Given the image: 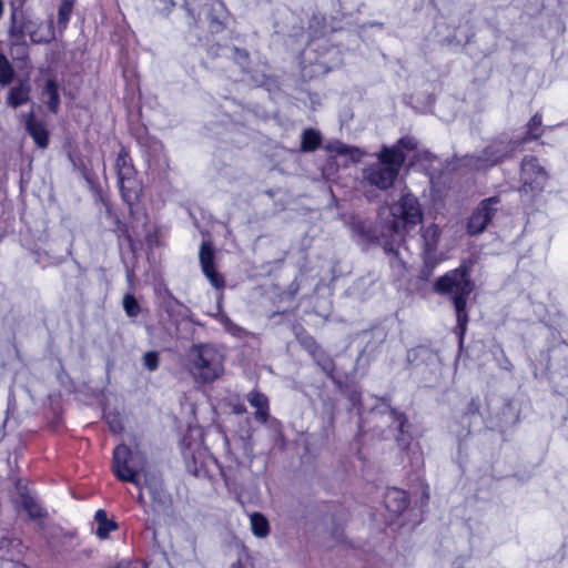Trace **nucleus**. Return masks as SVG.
I'll use <instances>...</instances> for the list:
<instances>
[{
    "label": "nucleus",
    "instance_id": "10",
    "mask_svg": "<svg viewBox=\"0 0 568 568\" xmlns=\"http://www.w3.org/2000/svg\"><path fill=\"white\" fill-rule=\"evenodd\" d=\"M500 209V199L491 196L484 199L474 209L467 219L466 232L470 236H476L485 232Z\"/></svg>",
    "mask_w": 568,
    "mask_h": 568
},
{
    "label": "nucleus",
    "instance_id": "53",
    "mask_svg": "<svg viewBox=\"0 0 568 568\" xmlns=\"http://www.w3.org/2000/svg\"><path fill=\"white\" fill-rule=\"evenodd\" d=\"M318 63H320L323 68H325V69H326V71H328V70L331 69V68H328V67L326 65V60H325L324 58H322V59L318 61Z\"/></svg>",
    "mask_w": 568,
    "mask_h": 568
},
{
    "label": "nucleus",
    "instance_id": "23",
    "mask_svg": "<svg viewBox=\"0 0 568 568\" xmlns=\"http://www.w3.org/2000/svg\"><path fill=\"white\" fill-rule=\"evenodd\" d=\"M30 88L24 83H20L10 89L7 103L11 108L16 109L29 101Z\"/></svg>",
    "mask_w": 568,
    "mask_h": 568
},
{
    "label": "nucleus",
    "instance_id": "37",
    "mask_svg": "<svg viewBox=\"0 0 568 568\" xmlns=\"http://www.w3.org/2000/svg\"><path fill=\"white\" fill-rule=\"evenodd\" d=\"M159 363H160V359H159V354L156 352L151 351V352H146L143 355V365L148 371H150V372L156 371L159 367Z\"/></svg>",
    "mask_w": 568,
    "mask_h": 568
},
{
    "label": "nucleus",
    "instance_id": "42",
    "mask_svg": "<svg viewBox=\"0 0 568 568\" xmlns=\"http://www.w3.org/2000/svg\"><path fill=\"white\" fill-rule=\"evenodd\" d=\"M132 165L131 158L126 150L121 149L115 160V171Z\"/></svg>",
    "mask_w": 568,
    "mask_h": 568
},
{
    "label": "nucleus",
    "instance_id": "19",
    "mask_svg": "<svg viewBox=\"0 0 568 568\" xmlns=\"http://www.w3.org/2000/svg\"><path fill=\"white\" fill-rule=\"evenodd\" d=\"M422 255H428V258L432 256H440L437 250L439 239H440V230L436 224H430L427 227H422Z\"/></svg>",
    "mask_w": 568,
    "mask_h": 568
},
{
    "label": "nucleus",
    "instance_id": "47",
    "mask_svg": "<svg viewBox=\"0 0 568 568\" xmlns=\"http://www.w3.org/2000/svg\"><path fill=\"white\" fill-rule=\"evenodd\" d=\"M186 11H187V16H189V19H190V22H189V23H190V24H194V26H196L197 20H196V18H195V14H194L193 10H192V9H190V8H186Z\"/></svg>",
    "mask_w": 568,
    "mask_h": 568
},
{
    "label": "nucleus",
    "instance_id": "49",
    "mask_svg": "<svg viewBox=\"0 0 568 568\" xmlns=\"http://www.w3.org/2000/svg\"><path fill=\"white\" fill-rule=\"evenodd\" d=\"M153 2H160L164 4L165 8L173 7L174 2L172 0H152Z\"/></svg>",
    "mask_w": 568,
    "mask_h": 568
},
{
    "label": "nucleus",
    "instance_id": "15",
    "mask_svg": "<svg viewBox=\"0 0 568 568\" xmlns=\"http://www.w3.org/2000/svg\"><path fill=\"white\" fill-rule=\"evenodd\" d=\"M352 237L361 246L377 242L378 232L368 220H355L351 224Z\"/></svg>",
    "mask_w": 568,
    "mask_h": 568
},
{
    "label": "nucleus",
    "instance_id": "13",
    "mask_svg": "<svg viewBox=\"0 0 568 568\" xmlns=\"http://www.w3.org/2000/svg\"><path fill=\"white\" fill-rule=\"evenodd\" d=\"M199 261L201 270L211 285L217 290L225 286L224 277L215 268V250L211 241H203L200 245Z\"/></svg>",
    "mask_w": 568,
    "mask_h": 568
},
{
    "label": "nucleus",
    "instance_id": "45",
    "mask_svg": "<svg viewBox=\"0 0 568 568\" xmlns=\"http://www.w3.org/2000/svg\"><path fill=\"white\" fill-rule=\"evenodd\" d=\"M110 428L114 433H118V432L122 430V425H121L120 420L116 419V417H114L112 419V422H110Z\"/></svg>",
    "mask_w": 568,
    "mask_h": 568
},
{
    "label": "nucleus",
    "instance_id": "2",
    "mask_svg": "<svg viewBox=\"0 0 568 568\" xmlns=\"http://www.w3.org/2000/svg\"><path fill=\"white\" fill-rule=\"evenodd\" d=\"M369 419L377 425L387 424L386 429H379L378 434L384 438L394 437L400 449H406L412 442L410 424L405 413L392 407L390 397L384 396L379 398L369 410Z\"/></svg>",
    "mask_w": 568,
    "mask_h": 568
},
{
    "label": "nucleus",
    "instance_id": "21",
    "mask_svg": "<svg viewBox=\"0 0 568 568\" xmlns=\"http://www.w3.org/2000/svg\"><path fill=\"white\" fill-rule=\"evenodd\" d=\"M246 399L252 407L256 408L254 413L255 419L261 423H266L270 409L267 396L260 390L253 389L247 394Z\"/></svg>",
    "mask_w": 568,
    "mask_h": 568
},
{
    "label": "nucleus",
    "instance_id": "52",
    "mask_svg": "<svg viewBox=\"0 0 568 568\" xmlns=\"http://www.w3.org/2000/svg\"><path fill=\"white\" fill-rule=\"evenodd\" d=\"M75 0H62L61 4L73 7Z\"/></svg>",
    "mask_w": 568,
    "mask_h": 568
},
{
    "label": "nucleus",
    "instance_id": "32",
    "mask_svg": "<svg viewBox=\"0 0 568 568\" xmlns=\"http://www.w3.org/2000/svg\"><path fill=\"white\" fill-rule=\"evenodd\" d=\"M227 51H230V57L234 60L236 64L240 65V68L243 71H247L250 67V53L245 49H240L237 47L232 48H225Z\"/></svg>",
    "mask_w": 568,
    "mask_h": 568
},
{
    "label": "nucleus",
    "instance_id": "29",
    "mask_svg": "<svg viewBox=\"0 0 568 568\" xmlns=\"http://www.w3.org/2000/svg\"><path fill=\"white\" fill-rule=\"evenodd\" d=\"M22 507L32 519L42 518L47 515L42 506L31 496L22 495Z\"/></svg>",
    "mask_w": 568,
    "mask_h": 568
},
{
    "label": "nucleus",
    "instance_id": "50",
    "mask_svg": "<svg viewBox=\"0 0 568 568\" xmlns=\"http://www.w3.org/2000/svg\"><path fill=\"white\" fill-rule=\"evenodd\" d=\"M349 399L353 403H356L357 400H359V394L357 392H352L351 395H349Z\"/></svg>",
    "mask_w": 568,
    "mask_h": 568
},
{
    "label": "nucleus",
    "instance_id": "28",
    "mask_svg": "<svg viewBox=\"0 0 568 568\" xmlns=\"http://www.w3.org/2000/svg\"><path fill=\"white\" fill-rule=\"evenodd\" d=\"M383 247L385 253L389 256V263L392 267L398 268L399 271L405 268L404 261L402 260L399 253L400 243L395 244L394 241H386Z\"/></svg>",
    "mask_w": 568,
    "mask_h": 568
},
{
    "label": "nucleus",
    "instance_id": "24",
    "mask_svg": "<svg viewBox=\"0 0 568 568\" xmlns=\"http://www.w3.org/2000/svg\"><path fill=\"white\" fill-rule=\"evenodd\" d=\"M321 144L322 135L317 130L308 128L302 132L301 151L314 152Z\"/></svg>",
    "mask_w": 568,
    "mask_h": 568
},
{
    "label": "nucleus",
    "instance_id": "39",
    "mask_svg": "<svg viewBox=\"0 0 568 568\" xmlns=\"http://www.w3.org/2000/svg\"><path fill=\"white\" fill-rule=\"evenodd\" d=\"M392 148H397L402 152L403 150L413 151L417 148V141L413 136H403Z\"/></svg>",
    "mask_w": 568,
    "mask_h": 568
},
{
    "label": "nucleus",
    "instance_id": "8",
    "mask_svg": "<svg viewBox=\"0 0 568 568\" xmlns=\"http://www.w3.org/2000/svg\"><path fill=\"white\" fill-rule=\"evenodd\" d=\"M23 2L16 6L11 2L10 22L29 36L30 41L34 44H47L55 38L53 19L50 18L43 22L40 19L33 18L28 11L22 9Z\"/></svg>",
    "mask_w": 568,
    "mask_h": 568
},
{
    "label": "nucleus",
    "instance_id": "36",
    "mask_svg": "<svg viewBox=\"0 0 568 568\" xmlns=\"http://www.w3.org/2000/svg\"><path fill=\"white\" fill-rule=\"evenodd\" d=\"M423 260L424 266L420 271V277L426 280L432 275L434 268L440 262V256H432V258H428V255H423Z\"/></svg>",
    "mask_w": 568,
    "mask_h": 568
},
{
    "label": "nucleus",
    "instance_id": "7",
    "mask_svg": "<svg viewBox=\"0 0 568 568\" xmlns=\"http://www.w3.org/2000/svg\"><path fill=\"white\" fill-rule=\"evenodd\" d=\"M145 464V456L141 452H132L126 445H119L113 450L112 469L115 477L136 488H141L140 474L146 473Z\"/></svg>",
    "mask_w": 568,
    "mask_h": 568
},
{
    "label": "nucleus",
    "instance_id": "51",
    "mask_svg": "<svg viewBox=\"0 0 568 568\" xmlns=\"http://www.w3.org/2000/svg\"><path fill=\"white\" fill-rule=\"evenodd\" d=\"M230 568H243V565L241 562V560H236L235 562H233Z\"/></svg>",
    "mask_w": 568,
    "mask_h": 568
},
{
    "label": "nucleus",
    "instance_id": "31",
    "mask_svg": "<svg viewBox=\"0 0 568 568\" xmlns=\"http://www.w3.org/2000/svg\"><path fill=\"white\" fill-rule=\"evenodd\" d=\"M14 69L7 55L0 51V84L9 85L14 79Z\"/></svg>",
    "mask_w": 568,
    "mask_h": 568
},
{
    "label": "nucleus",
    "instance_id": "18",
    "mask_svg": "<svg viewBox=\"0 0 568 568\" xmlns=\"http://www.w3.org/2000/svg\"><path fill=\"white\" fill-rule=\"evenodd\" d=\"M384 504L393 516H398L408 507L409 499L406 491L393 487L384 494Z\"/></svg>",
    "mask_w": 568,
    "mask_h": 568
},
{
    "label": "nucleus",
    "instance_id": "3",
    "mask_svg": "<svg viewBox=\"0 0 568 568\" xmlns=\"http://www.w3.org/2000/svg\"><path fill=\"white\" fill-rule=\"evenodd\" d=\"M405 160L404 152L397 148L384 145L378 153V161L363 170V181L371 186L386 191L394 185Z\"/></svg>",
    "mask_w": 568,
    "mask_h": 568
},
{
    "label": "nucleus",
    "instance_id": "26",
    "mask_svg": "<svg viewBox=\"0 0 568 568\" xmlns=\"http://www.w3.org/2000/svg\"><path fill=\"white\" fill-rule=\"evenodd\" d=\"M251 529L254 536L265 538L270 534V524L267 518L261 513H253L250 516Z\"/></svg>",
    "mask_w": 568,
    "mask_h": 568
},
{
    "label": "nucleus",
    "instance_id": "48",
    "mask_svg": "<svg viewBox=\"0 0 568 568\" xmlns=\"http://www.w3.org/2000/svg\"><path fill=\"white\" fill-rule=\"evenodd\" d=\"M331 53H333L335 55V62H334V65H337L339 62H341V59H339V52L337 49L335 48H332Z\"/></svg>",
    "mask_w": 568,
    "mask_h": 568
},
{
    "label": "nucleus",
    "instance_id": "12",
    "mask_svg": "<svg viewBox=\"0 0 568 568\" xmlns=\"http://www.w3.org/2000/svg\"><path fill=\"white\" fill-rule=\"evenodd\" d=\"M520 180L525 190L540 191L547 180L545 169L535 156H525L521 161Z\"/></svg>",
    "mask_w": 568,
    "mask_h": 568
},
{
    "label": "nucleus",
    "instance_id": "5",
    "mask_svg": "<svg viewBox=\"0 0 568 568\" xmlns=\"http://www.w3.org/2000/svg\"><path fill=\"white\" fill-rule=\"evenodd\" d=\"M187 367L196 382L211 383L223 373V356L211 345H193L187 353Z\"/></svg>",
    "mask_w": 568,
    "mask_h": 568
},
{
    "label": "nucleus",
    "instance_id": "4",
    "mask_svg": "<svg viewBox=\"0 0 568 568\" xmlns=\"http://www.w3.org/2000/svg\"><path fill=\"white\" fill-rule=\"evenodd\" d=\"M387 213L384 227L398 236L419 224L423 220L422 207L418 199L412 193H403L400 199L389 207L384 209L382 216Z\"/></svg>",
    "mask_w": 568,
    "mask_h": 568
},
{
    "label": "nucleus",
    "instance_id": "40",
    "mask_svg": "<svg viewBox=\"0 0 568 568\" xmlns=\"http://www.w3.org/2000/svg\"><path fill=\"white\" fill-rule=\"evenodd\" d=\"M334 151L341 155H349L352 159L355 156L359 158L362 155V152L359 149L354 146H348L343 143H338L336 148H334Z\"/></svg>",
    "mask_w": 568,
    "mask_h": 568
},
{
    "label": "nucleus",
    "instance_id": "6",
    "mask_svg": "<svg viewBox=\"0 0 568 568\" xmlns=\"http://www.w3.org/2000/svg\"><path fill=\"white\" fill-rule=\"evenodd\" d=\"M144 487L151 498L150 516L145 519V527L155 531L156 526L172 517V497L164 488L161 476L156 473L144 474Z\"/></svg>",
    "mask_w": 568,
    "mask_h": 568
},
{
    "label": "nucleus",
    "instance_id": "38",
    "mask_svg": "<svg viewBox=\"0 0 568 568\" xmlns=\"http://www.w3.org/2000/svg\"><path fill=\"white\" fill-rule=\"evenodd\" d=\"M298 342L302 347L307 351L311 355H315V353L320 349L316 341L311 335H303L298 337Z\"/></svg>",
    "mask_w": 568,
    "mask_h": 568
},
{
    "label": "nucleus",
    "instance_id": "46",
    "mask_svg": "<svg viewBox=\"0 0 568 568\" xmlns=\"http://www.w3.org/2000/svg\"><path fill=\"white\" fill-rule=\"evenodd\" d=\"M479 410V404L477 403L476 399H471L469 405H468V413H477Z\"/></svg>",
    "mask_w": 568,
    "mask_h": 568
},
{
    "label": "nucleus",
    "instance_id": "14",
    "mask_svg": "<svg viewBox=\"0 0 568 568\" xmlns=\"http://www.w3.org/2000/svg\"><path fill=\"white\" fill-rule=\"evenodd\" d=\"M118 183L122 199L131 206L138 200L141 192V186L135 179L136 172L132 165L116 171Z\"/></svg>",
    "mask_w": 568,
    "mask_h": 568
},
{
    "label": "nucleus",
    "instance_id": "27",
    "mask_svg": "<svg viewBox=\"0 0 568 568\" xmlns=\"http://www.w3.org/2000/svg\"><path fill=\"white\" fill-rule=\"evenodd\" d=\"M315 363L318 365V367L322 369L323 373L326 374L328 378L334 381V371H335V363L333 358L326 354L325 352L318 349L315 355H312Z\"/></svg>",
    "mask_w": 568,
    "mask_h": 568
},
{
    "label": "nucleus",
    "instance_id": "17",
    "mask_svg": "<svg viewBox=\"0 0 568 568\" xmlns=\"http://www.w3.org/2000/svg\"><path fill=\"white\" fill-rule=\"evenodd\" d=\"M24 126L29 135L33 139L34 143L40 149H45L49 145V132L43 122L36 119L33 112L23 114Z\"/></svg>",
    "mask_w": 568,
    "mask_h": 568
},
{
    "label": "nucleus",
    "instance_id": "35",
    "mask_svg": "<svg viewBox=\"0 0 568 568\" xmlns=\"http://www.w3.org/2000/svg\"><path fill=\"white\" fill-rule=\"evenodd\" d=\"M9 52L14 61L27 64L29 61V44L9 47Z\"/></svg>",
    "mask_w": 568,
    "mask_h": 568
},
{
    "label": "nucleus",
    "instance_id": "30",
    "mask_svg": "<svg viewBox=\"0 0 568 568\" xmlns=\"http://www.w3.org/2000/svg\"><path fill=\"white\" fill-rule=\"evenodd\" d=\"M541 134H542L541 115L536 113L527 124L526 136L523 138L521 140H517V141L520 142V145H521L528 141L538 139Z\"/></svg>",
    "mask_w": 568,
    "mask_h": 568
},
{
    "label": "nucleus",
    "instance_id": "1",
    "mask_svg": "<svg viewBox=\"0 0 568 568\" xmlns=\"http://www.w3.org/2000/svg\"><path fill=\"white\" fill-rule=\"evenodd\" d=\"M434 290L440 295H452L457 320L455 332L462 344L469 321L466 310L467 300L474 290V282L470 280V264L464 261L457 268L438 277Z\"/></svg>",
    "mask_w": 568,
    "mask_h": 568
},
{
    "label": "nucleus",
    "instance_id": "25",
    "mask_svg": "<svg viewBox=\"0 0 568 568\" xmlns=\"http://www.w3.org/2000/svg\"><path fill=\"white\" fill-rule=\"evenodd\" d=\"M42 94L48 98V109L57 114L60 108V95L57 82L53 79L47 80Z\"/></svg>",
    "mask_w": 568,
    "mask_h": 568
},
{
    "label": "nucleus",
    "instance_id": "16",
    "mask_svg": "<svg viewBox=\"0 0 568 568\" xmlns=\"http://www.w3.org/2000/svg\"><path fill=\"white\" fill-rule=\"evenodd\" d=\"M23 554V545L20 539L9 531L0 530V559L18 561Z\"/></svg>",
    "mask_w": 568,
    "mask_h": 568
},
{
    "label": "nucleus",
    "instance_id": "33",
    "mask_svg": "<svg viewBox=\"0 0 568 568\" xmlns=\"http://www.w3.org/2000/svg\"><path fill=\"white\" fill-rule=\"evenodd\" d=\"M122 306L128 317H136L142 308L133 294H125L122 300Z\"/></svg>",
    "mask_w": 568,
    "mask_h": 568
},
{
    "label": "nucleus",
    "instance_id": "20",
    "mask_svg": "<svg viewBox=\"0 0 568 568\" xmlns=\"http://www.w3.org/2000/svg\"><path fill=\"white\" fill-rule=\"evenodd\" d=\"M204 13L212 33H219L224 29L225 8L221 2H211L204 7Z\"/></svg>",
    "mask_w": 568,
    "mask_h": 568
},
{
    "label": "nucleus",
    "instance_id": "22",
    "mask_svg": "<svg viewBox=\"0 0 568 568\" xmlns=\"http://www.w3.org/2000/svg\"><path fill=\"white\" fill-rule=\"evenodd\" d=\"M94 521L97 523L95 535L99 539L109 538L110 532L119 528L113 519L108 518V514L104 509H98L95 511Z\"/></svg>",
    "mask_w": 568,
    "mask_h": 568
},
{
    "label": "nucleus",
    "instance_id": "11",
    "mask_svg": "<svg viewBox=\"0 0 568 568\" xmlns=\"http://www.w3.org/2000/svg\"><path fill=\"white\" fill-rule=\"evenodd\" d=\"M158 306L168 316V321L173 325L174 332H170L171 336H178L179 324L187 316L189 308L180 302L168 287L156 291Z\"/></svg>",
    "mask_w": 568,
    "mask_h": 568
},
{
    "label": "nucleus",
    "instance_id": "41",
    "mask_svg": "<svg viewBox=\"0 0 568 568\" xmlns=\"http://www.w3.org/2000/svg\"><path fill=\"white\" fill-rule=\"evenodd\" d=\"M72 8L73 7L60 4L58 10V23L62 28L67 27L71 16Z\"/></svg>",
    "mask_w": 568,
    "mask_h": 568
},
{
    "label": "nucleus",
    "instance_id": "9",
    "mask_svg": "<svg viewBox=\"0 0 568 568\" xmlns=\"http://www.w3.org/2000/svg\"><path fill=\"white\" fill-rule=\"evenodd\" d=\"M520 142L514 140H494L479 153L466 155L464 165L473 170L489 169L514 155Z\"/></svg>",
    "mask_w": 568,
    "mask_h": 568
},
{
    "label": "nucleus",
    "instance_id": "43",
    "mask_svg": "<svg viewBox=\"0 0 568 568\" xmlns=\"http://www.w3.org/2000/svg\"><path fill=\"white\" fill-rule=\"evenodd\" d=\"M143 487H144V483L143 484L141 483V488H138L139 494L136 497V501L144 509V513H146L150 516L149 507L146 505V500H145V498L143 496V491H142Z\"/></svg>",
    "mask_w": 568,
    "mask_h": 568
},
{
    "label": "nucleus",
    "instance_id": "54",
    "mask_svg": "<svg viewBox=\"0 0 568 568\" xmlns=\"http://www.w3.org/2000/svg\"><path fill=\"white\" fill-rule=\"evenodd\" d=\"M3 11H4V4H3V1L0 0V18L2 17L3 14Z\"/></svg>",
    "mask_w": 568,
    "mask_h": 568
},
{
    "label": "nucleus",
    "instance_id": "44",
    "mask_svg": "<svg viewBox=\"0 0 568 568\" xmlns=\"http://www.w3.org/2000/svg\"><path fill=\"white\" fill-rule=\"evenodd\" d=\"M114 568H143V567L139 562L120 561Z\"/></svg>",
    "mask_w": 568,
    "mask_h": 568
},
{
    "label": "nucleus",
    "instance_id": "34",
    "mask_svg": "<svg viewBox=\"0 0 568 568\" xmlns=\"http://www.w3.org/2000/svg\"><path fill=\"white\" fill-rule=\"evenodd\" d=\"M26 33L20 29V27H16L13 23H9L8 28V47L23 45L28 43L26 40Z\"/></svg>",
    "mask_w": 568,
    "mask_h": 568
}]
</instances>
